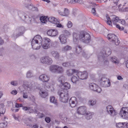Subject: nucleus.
<instances>
[{
    "label": "nucleus",
    "mask_w": 128,
    "mask_h": 128,
    "mask_svg": "<svg viewBox=\"0 0 128 128\" xmlns=\"http://www.w3.org/2000/svg\"><path fill=\"white\" fill-rule=\"evenodd\" d=\"M52 56L56 59H58L60 57V55L59 53L55 51H52L51 52Z\"/></svg>",
    "instance_id": "nucleus-29"
},
{
    "label": "nucleus",
    "mask_w": 128,
    "mask_h": 128,
    "mask_svg": "<svg viewBox=\"0 0 128 128\" xmlns=\"http://www.w3.org/2000/svg\"><path fill=\"white\" fill-rule=\"evenodd\" d=\"M89 86L90 90L94 91H96L100 93L101 92V88L97 85L94 83L90 84Z\"/></svg>",
    "instance_id": "nucleus-13"
},
{
    "label": "nucleus",
    "mask_w": 128,
    "mask_h": 128,
    "mask_svg": "<svg viewBox=\"0 0 128 128\" xmlns=\"http://www.w3.org/2000/svg\"><path fill=\"white\" fill-rule=\"evenodd\" d=\"M48 21L52 23L55 24L58 22V20L54 17L50 16L48 17Z\"/></svg>",
    "instance_id": "nucleus-31"
},
{
    "label": "nucleus",
    "mask_w": 128,
    "mask_h": 128,
    "mask_svg": "<svg viewBox=\"0 0 128 128\" xmlns=\"http://www.w3.org/2000/svg\"><path fill=\"white\" fill-rule=\"evenodd\" d=\"M94 114V113L93 112H86L84 115L85 117V118L88 120H89L92 118Z\"/></svg>",
    "instance_id": "nucleus-28"
},
{
    "label": "nucleus",
    "mask_w": 128,
    "mask_h": 128,
    "mask_svg": "<svg viewBox=\"0 0 128 128\" xmlns=\"http://www.w3.org/2000/svg\"><path fill=\"white\" fill-rule=\"evenodd\" d=\"M77 70L74 69H70L66 71V74L68 76H70L75 74H76Z\"/></svg>",
    "instance_id": "nucleus-27"
},
{
    "label": "nucleus",
    "mask_w": 128,
    "mask_h": 128,
    "mask_svg": "<svg viewBox=\"0 0 128 128\" xmlns=\"http://www.w3.org/2000/svg\"><path fill=\"white\" fill-rule=\"evenodd\" d=\"M44 42L42 46V48L44 49L49 48L51 43V40L49 38H44Z\"/></svg>",
    "instance_id": "nucleus-15"
},
{
    "label": "nucleus",
    "mask_w": 128,
    "mask_h": 128,
    "mask_svg": "<svg viewBox=\"0 0 128 128\" xmlns=\"http://www.w3.org/2000/svg\"><path fill=\"white\" fill-rule=\"evenodd\" d=\"M2 120L4 122L3 123V124H5V123H7L8 121V118L6 116H4V118H3Z\"/></svg>",
    "instance_id": "nucleus-49"
},
{
    "label": "nucleus",
    "mask_w": 128,
    "mask_h": 128,
    "mask_svg": "<svg viewBox=\"0 0 128 128\" xmlns=\"http://www.w3.org/2000/svg\"><path fill=\"white\" fill-rule=\"evenodd\" d=\"M5 112V109L3 108H0V117L2 116Z\"/></svg>",
    "instance_id": "nucleus-42"
},
{
    "label": "nucleus",
    "mask_w": 128,
    "mask_h": 128,
    "mask_svg": "<svg viewBox=\"0 0 128 128\" xmlns=\"http://www.w3.org/2000/svg\"><path fill=\"white\" fill-rule=\"evenodd\" d=\"M39 94L41 97L43 98L46 97L48 95L47 91L42 89L40 90Z\"/></svg>",
    "instance_id": "nucleus-26"
},
{
    "label": "nucleus",
    "mask_w": 128,
    "mask_h": 128,
    "mask_svg": "<svg viewBox=\"0 0 128 128\" xmlns=\"http://www.w3.org/2000/svg\"><path fill=\"white\" fill-rule=\"evenodd\" d=\"M30 100L32 101H34L35 100V98L34 97L32 96H31L30 97Z\"/></svg>",
    "instance_id": "nucleus-57"
},
{
    "label": "nucleus",
    "mask_w": 128,
    "mask_h": 128,
    "mask_svg": "<svg viewBox=\"0 0 128 128\" xmlns=\"http://www.w3.org/2000/svg\"><path fill=\"white\" fill-rule=\"evenodd\" d=\"M40 20L41 22L43 23H45L47 22L48 20V17L46 16H41Z\"/></svg>",
    "instance_id": "nucleus-36"
},
{
    "label": "nucleus",
    "mask_w": 128,
    "mask_h": 128,
    "mask_svg": "<svg viewBox=\"0 0 128 128\" xmlns=\"http://www.w3.org/2000/svg\"><path fill=\"white\" fill-rule=\"evenodd\" d=\"M46 86L47 89H48L52 91L54 90V86L52 84H50L47 83L46 84Z\"/></svg>",
    "instance_id": "nucleus-34"
},
{
    "label": "nucleus",
    "mask_w": 128,
    "mask_h": 128,
    "mask_svg": "<svg viewBox=\"0 0 128 128\" xmlns=\"http://www.w3.org/2000/svg\"><path fill=\"white\" fill-rule=\"evenodd\" d=\"M79 79V78L76 75V74H75L72 76L71 80L73 83L76 84L78 81Z\"/></svg>",
    "instance_id": "nucleus-30"
},
{
    "label": "nucleus",
    "mask_w": 128,
    "mask_h": 128,
    "mask_svg": "<svg viewBox=\"0 0 128 128\" xmlns=\"http://www.w3.org/2000/svg\"><path fill=\"white\" fill-rule=\"evenodd\" d=\"M81 47L79 45L77 46L76 48V52L79 54L81 52Z\"/></svg>",
    "instance_id": "nucleus-41"
},
{
    "label": "nucleus",
    "mask_w": 128,
    "mask_h": 128,
    "mask_svg": "<svg viewBox=\"0 0 128 128\" xmlns=\"http://www.w3.org/2000/svg\"><path fill=\"white\" fill-rule=\"evenodd\" d=\"M60 22L58 20V22H57L55 24H56V26L58 28H63L64 27V26L62 25L61 24L59 23Z\"/></svg>",
    "instance_id": "nucleus-46"
},
{
    "label": "nucleus",
    "mask_w": 128,
    "mask_h": 128,
    "mask_svg": "<svg viewBox=\"0 0 128 128\" xmlns=\"http://www.w3.org/2000/svg\"><path fill=\"white\" fill-rule=\"evenodd\" d=\"M42 40L41 36L37 35L32 39L31 45L32 48L35 50L39 49L42 45Z\"/></svg>",
    "instance_id": "nucleus-3"
},
{
    "label": "nucleus",
    "mask_w": 128,
    "mask_h": 128,
    "mask_svg": "<svg viewBox=\"0 0 128 128\" xmlns=\"http://www.w3.org/2000/svg\"><path fill=\"white\" fill-rule=\"evenodd\" d=\"M24 28L23 27H22L17 29V30L20 32V34H16V33L14 32L13 34V37L14 38H16L18 36L22 35L24 31Z\"/></svg>",
    "instance_id": "nucleus-19"
},
{
    "label": "nucleus",
    "mask_w": 128,
    "mask_h": 128,
    "mask_svg": "<svg viewBox=\"0 0 128 128\" xmlns=\"http://www.w3.org/2000/svg\"><path fill=\"white\" fill-rule=\"evenodd\" d=\"M64 32L66 35L68 36L70 34V33L68 30H65L64 31Z\"/></svg>",
    "instance_id": "nucleus-55"
},
{
    "label": "nucleus",
    "mask_w": 128,
    "mask_h": 128,
    "mask_svg": "<svg viewBox=\"0 0 128 128\" xmlns=\"http://www.w3.org/2000/svg\"><path fill=\"white\" fill-rule=\"evenodd\" d=\"M116 126L117 128H128V123L126 122L116 123Z\"/></svg>",
    "instance_id": "nucleus-20"
},
{
    "label": "nucleus",
    "mask_w": 128,
    "mask_h": 128,
    "mask_svg": "<svg viewBox=\"0 0 128 128\" xmlns=\"http://www.w3.org/2000/svg\"><path fill=\"white\" fill-rule=\"evenodd\" d=\"M66 79L65 77L63 76H61L58 78V80L59 82H60V84L64 83L63 82Z\"/></svg>",
    "instance_id": "nucleus-40"
},
{
    "label": "nucleus",
    "mask_w": 128,
    "mask_h": 128,
    "mask_svg": "<svg viewBox=\"0 0 128 128\" xmlns=\"http://www.w3.org/2000/svg\"><path fill=\"white\" fill-rule=\"evenodd\" d=\"M59 39L61 44H65L66 42L67 38L64 34L60 35L59 37Z\"/></svg>",
    "instance_id": "nucleus-22"
},
{
    "label": "nucleus",
    "mask_w": 128,
    "mask_h": 128,
    "mask_svg": "<svg viewBox=\"0 0 128 128\" xmlns=\"http://www.w3.org/2000/svg\"><path fill=\"white\" fill-rule=\"evenodd\" d=\"M72 49V47L68 45H67L62 48V51L63 52H66L68 50H70Z\"/></svg>",
    "instance_id": "nucleus-38"
},
{
    "label": "nucleus",
    "mask_w": 128,
    "mask_h": 128,
    "mask_svg": "<svg viewBox=\"0 0 128 128\" xmlns=\"http://www.w3.org/2000/svg\"><path fill=\"white\" fill-rule=\"evenodd\" d=\"M17 92V91L16 90H14L10 92V93L14 95L16 94Z\"/></svg>",
    "instance_id": "nucleus-50"
},
{
    "label": "nucleus",
    "mask_w": 128,
    "mask_h": 128,
    "mask_svg": "<svg viewBox=\"0 0 128 128\" xmlns=\"http://www.w3.org/2000/svg\"><path fill=\"white\" fill-rule=\"evenodd\" d=\"M29 83L27 81H25L24 82L23 86L24 89L28 91L23 92V97L24 98H28V96L27 94V92L28 93L30 92L29 91L31 90V88L29 87Z\"/></svg>",
    "instance_id": "nucleus-9"
},
{
    "label": "nucleus",
    "mask_w": 128,
    "mask_h": 128,
    "mask_svg": "<svg viewBox=\"0 0 128 128\" xmlns=\"http://www.w3.org/2000/svg\"><path fill=\"white\" fill-rule=\"evenodd\" d=\"M12 116L14 118L15 120L19 121L20 117L18 115H15L14 114L12 115Z\"/></svg>",
    "instance_id": "nucleus-44"
},
{
    "label": "nucleus",
    "mask_w": 128,
    "mask_h": 128,
    "mask_svg": "<svg viewBox=\"0 0 128 128\" xmlns=\"http://www.w3.org/2000/svg\"><path fill=\"white\" fill-rule=\"evenodd\" d=\"M22 106V105L21 104H19L16 103L15 104V107L16 108H19Z\"/></svg>",
    "instance_id": "nucleus-52"
},
{
    "label": "nucleus",
    "mask_w": 128,
    "mask_h": 128,
    "mask_svg": "<svg viewBox=\"0 0 128 128\" xmlns=\"http://www.w3.org/2000/svg\"><path fill=\"white\" fill-rule=\"evenodd\" d=\"M120 115L123 119L128 120V107H123L120 110Z\"/></svg>",
    "instance_id": "nucleus-7"
},
{
    "label": "nucleus",
    "mask_w": 128,
    "mask_h": 128,
    "mask_svg": "<svg viewBox=\"0 0 128 128\" xmlns=\"http://www.w3.org/2000/svg\"><path fill=\"white\" fill-rule=\"evenodd\" d=\"M11 84L13 86H16L18 84V82L17 81H13L11 82Z\"/></svg>",
    "instance_id": "nucleus-45"
},
{
    "label": "nucleus",
    "mask_w": 128,
    "mask_h": 128,
    "mask_svg": "<svg viewBox=\"0 0 128 128\" xmlns=\"http://www.w3.org/2000/svg\"><path fill=\"white\" fill-rule=\"evenodd\" d=\"M45 120L47 123H49L50 121V118L46 117L45 118Z\"/></svg>",
    "instance_id": "nucleus-54"
},
{
    "label": "nucleus",
    "mask_w": 128,
    "mask_h": 128,
    "mask_svg": "<svg viewBox=\"0 0 128 128\" xmlns=\"http://www.w3.org/2000/svg\"><path fill=\"white\" fill-rule=\"evenodd\" d=\"M58 13L60 15L67 16L69 14L70 12L69 10L67 8H62L58 10Z\"/></svg>",
    "instance_id": "nucleus-14"
},
{
    "label": "nucleus",
    "mask_w": 128,
    "mask_h": 128,
    "mask_svg": "<svg viewBox=\"0 0 128 128\" xmlns=\"http://www.w3.org/2000/svg\"><path fill=\"white\" fill-rule=\"evenodd\" d=\"M4 43V41L2 39L0 38V44L2 45Z\"/></svg>",
    "instance_id": "nucleus-61"
},
{
    "label": "nucleus",
    "mask_w": 128,
    "mask_h": 128,
    "mask_svg": "<svg viewBox=\"0 0 128 128\" xmlns=\"http://www.w3.org/2000/svg\"><path fill=\"white\" fill-rule=\"evenodd\" d=\"M62 65L64 67H67L69 66H70V64L69 63L65 62L62 64Z\"/></svg>",
    "instance_id": "nucleus-47"
},
{
    "label": "nucleus",
    "mask_w": 128,
    "mask_h": 128,
    "mask_svg": "<svg viewBox=\"0 0 128 128\" xmlns=\"http://www.w3.org/2000/svg\"><path fill=\"white\" fill-rule=\"evenodd\" d=\"M118 23H120L123 25H124L126 24L125 21L123 20H120V21Z\"/></svg>",
    "instance_id": "nucleus-51"
},
{
    "label": "nucleus",
    "mask_w": 128,
    "mask_h": 128,
    "mask_svg": "<svg viewBox=\"0 0 128 128\" xmlns=\"http://www.w3.org/2000/svg\"><path fill=\"white\" fill-rule=\"evenodd\" d=\"M106 21L107 24L110 26H112V23L116 26L119 30H122L124 28L120 26L118 23L120 21V19L119 18L116 16L113 15L110 17L108 15H106Z\"/></svg>",
    "instance_id": "nucleus-2"
},
{
    "label": "nucleus",
    "mask_w": 128,
    "mask_h": 128,
    "mask_svg": "<svg viewBox=\"0 0 128 128\" xmlns=\"http://www.w3.org/2000/svg\"><path fill=\"white\" fill-rule=\"evenodd\" d=\"M50 70L52 73L58 74L62 73L64 71V70L62 67L56 65L50 66Z\"/></svg>",
    "instance_id": "nucleus-4"
},
{
    "label": "nucleus",
    "mask_w": 128,
    "mask_h": 128,
    "mask_svg": "<svg viewBox=\"0 0 128 128\" xmlns=\"http://www.w3.org/2000/svg\"><path fill=\"white\" fill-rule=\"evenodd\" d=\"M38 125L37 124H34L32 126V128H38Z\"/></svg>",
    "instance_id": "nucleus-58"
},
{
    "label": "nucleus",
    "mask_w": 128,
    "mask_h": 128,
    "mask_svg": "<svg viewBox=\"0 0 128 128\" xmlns=\"http://www.w3.org/2000/svg\"><path fill=\"white\" fill-rule=\"evenodd\" d=\"M91 12L94 15H95L96 14V12L95 8H92L91 10Z\"/></svg>",
    "instance_id": "nucleus-53"
},
{
    "label": "nucleus",
    "mask_w": 128,
    "mask_h": 128,
    "mask_svg": "<svg viewBox=\"0 0 128 128\" xmlns=\"http://www.w3.org/2000/svg\"><path fill=\"white\" fill-rule=\"evenodd\" d=\"M111 53V50L110 48H105L102 51V53L100 54L98 56L100 55L104 57H105L110 55Z\"/></svg>",
    "instance_id": "nucleus-16"
},
{
    "label": "nucleus",
    "mask_w": 128,
    "mask_h": 128,
    "mask_svg": "<svg viewBox=\"0 0 128 128\" xmlns=\"http://www.w3.org/2000/svg\"><path fill=\"white\" fill-rule=\"evenodd\" d=\"M88 73L86 71L82 72H77L76 75L78 77L79 79L82 80L86 79L88 78Z\"/></svg>",
    "instance_id": "nucleus-11"
},
{
    "label": "nucleus",
    "mask_w": 128,
    "mask_h": 128,
    "mask_svg": "<svg viewBox=\"0 0 128 128\" xmlns=\"http://www.w3.org/2000/svg\"><path fill=\"white\" fill-rule=\"evenodd\" d=\"M118 79L119 80H122L123 79L122 77L120 76H119L117 77Z\"/></svg>",
    "instance_id": "nucleus-59"
},
{
    "label": "nucleus",
    "mask_w": 128,
    "mask_h": 128,
    "mask_svg": "<svg viewBox=\"0 0 128 128\" xmlns=\"http://www.w3.org/2000/svg\"><path fill=\"white\" fill-rule=\"evenodd\" d=\"M86 107L81 106L78 108L77 112L79 114L84 115L86 112Z\"/></svg>",
    "instance_id": "nucleus-17"
},
{
    "label": "nucleus",
    "mask_w": 128,
    "mask_h": 128,
    "mask_svg": "<svg viewBox=\"0 0 128 128\" xmlns=\"http://www.w3.org/2000/svg\"><path fill=\"white\" fill-rule=\"evenodd\" d=\"M67 2L68 3L73 4H75L77 3L79 4L83 3V1L82 0H67Z\"/></svg>",
    "instance_id": "nucleus-33"
},
{
    "label": "nucleus",
    "mask_w": 128,
    "mask_h": 128,
    "mask_svg": "<svg viewBox=\"0 0 128 128\" xmlns=\"http://www.w3.org/2000/svg\"><path fill=\"white\" fill-rule=\"evenodd\" d=\"M128 11V8L127 7L125 8L124 10V11L126 12Z\"/></svg>",
    "instance_id": "nucleus-63"
},
{
    "label": "nucleus",
    "mask_w": 128,
    "mask_h": 128,
    "mask_svg": "<svg viewBox=\"0 0 128 128\" xmlns=\"http://www.w3.org/2000/svg\"><path fill=\"white\" fill-rule=\"evenodd\" d=\"M50 100L51 102L54 104L56 106L57 105L58 102H57V100L54 96H52L50 97Z\"/></svg>",
    "instance_id": "nucleus-35"
},
{
    "label": "nucleus",
    "mask_w": 128,
    "mask_h": 128,
    "mask_svg": "<svg viewBox=\"0 0 128 128\" xmlns=\"http://www.w3.org/2000/svg\"><path fill=\"white\" fill-rule=\"evenodd\" d=\"M100 83L101 86L104 87H108L110 85V83L109 80L104 76L102 78L100 81Z\"/></svg>",
    "instance_id": "nucleus-8"
},
{
    "label": "nucleus",
    "mask_w": 128,
    "mask_h": 128,
    "mask_svg": "<svg viewBox=\"0 0 128 128\" xmlns=\"http://www.w3.org/2000/svg\"><path fill=\"white\" fill-rule=\"evenodd\" d=\"M69 104L70 106L72 107L75 106L76 103V99L75 97H72L69 100Z\"/></svg>",
    "instance_id": "nucleus-25"
},
{
    "label": "nucleus",
    "mask_w": 128,
    "mask_h": 128,
    "mask_svg": "<svg viewBox=\"0 0 128 128\" xmlns=\"http://www.w3.org/2000/svg\"><path fill=\"white\" fill-rule=\"evenodd\" d=\"M107 37L109 40L115 44L116 45H118L120 41L118 37L114 34H109L108 35Z\"/></svg>",
    "instance_id": "nucleus-6"
},
{
    "label": "nucleus",
    "mask_w": 128,
    "mask_h": 128,
    "mask_svg": "<svg viewBox=\"0 0 128 128\" xmlns=\"http://www.w3.org/2000/svg\"><path fill=\"white\" fill-rule=\"evenodd\" d=\"M22 108L23 110H24L29 111V112L30 113L32 112H34L33 109L30 107L23 106Z\"/></svg>",
    "instance_id": "nucleus-39"
},
{
    "label": "nucleus",
    "mask_w": 128,
    "mask_h": 128,
    "mask_svg": "<svg viewBox=\"0 0 128 128\" xmlns=\"http://www.w3.org/2000/svg\"><path fill=\"white\" fill-rule=\"evenodd\" d=\"M39 80L43 82H47L49 80L50 78L48 76L45 74L40 75L39 77Z\"/></svg>",
    "instance_id": "nucleus-21"
},
{
    "label": "nucleus",
    "mask_w": 128,
    "mask_h": 128,
    "mask_svg": "<svg viewBox=\"0 0 128 128\" xmlns=\"http://www.w3.org/2000/svg\"><path fill=\"white\" fill-rule=\"evenodd\" d=\"M110 60L113 62L115 64H118L119 63L118 60L115 56H112Z\"/></svg>",
    "instance_id": "nucleus-37"
},
{
    "label": "nucleus",
    "mask_w": 128,
    "mask_h": 128,
    "mask_svg": "<svg viewBox=\"0 0 128 128\" xmlns=\"http://www.w3.org/2000/svg\"><path fill=\"white\" fill-rule=\"evenodd\" d=\"M40 62L43 64H51L52 62V58L49 56H45L40 58Z\"/></svg>",
    "instance_id": "nucleus-10"
},
{
    "label": "nucleus",
    "mask_w": 128,
    "mask_h": 128,
    "mask_svg": "<svg viewBox=\"0 0 128 128\" xmlns=\"http://www.w3.org/2000/svg\"><path fill=\"white\" fill-rule=\"evenodd\" d=\"M60 86L61 88L63 89L68 90L70 88V84L66 82L64 83H62L60 84Z\"/></svg>",
    "instance_id": "nucleus-23"
},
{
    "label": "nucleus",
    "mask_w": 128,
    "mask_h": 128,
    "mask_svg": "<svg viewBox=\"0 0 128 128\" xmlns=\"http://www.w3.org/2000/svg\"><path fill=\"white\" fill-rule=\"evenodd\" d=\"M126 67L128 68V60L126 62Z\"/></svg>",
    "instance_id": "nucleus-64"
},
{
    "label": "nucleus",
    "mask_w": 128,
    "mask_h": 128,
    "mask_svg": "<svg viewBox=\"0 0 128 128\" xmlns=\"http://www.w3.org/2000/svg\"><path fill=\"white\" fill-rule=\"evenodd\" d=\"M82 55L85 58H87L88 57V54L84 52L82 53Z\"/></svg>",
    "instance_id": "nucleus-56"
},
{
    "label": "nucleus",
    "mask_w": 128,
    "mask_h": 128,
    "mask_svg": "<svg viewBox=\"0 0 128 128\" xmlns=\"http://www.w3.org/2000/svg\"><path fill=\"white\" fill-rule=\"evenodd\" d=\"M106 109L108 113L112 116H114L117 114L116 112L111 106L109 105L106 106Z\"/></svg>",
    "instance_id": "nucleus-12"
},
{
    "label": "nucleus",
    "mask_w": 128,
    "mask_h": 128,
    "mask_svg": "<svg viewBox=\"0 0 128 128\" xmlns=\"http://www.w3.org/2000/svg\"><path fill=\"white\" fill-rule=\"evenodd\" d=\"M73 41L75 43H77L79 40L88 43L90 40V34L86 32H81L79 34L74 32L73 35Z\"/></svg>",
    "instance_id": "nucleus-1"
},
{
    "label": "nucleus",
    "mask_w": 128,
    "mask_h": 128,
    "mask_svg": "<svg viewBox=\"0 0 128 128\" xmlns=\"http://www.w3.org/2000/svg\"><path fill=\"white\" fill-rule=\"evenodd\" d=\"M37 9H38L36 7L34 6L32 7V10H37Z\"/></svg>",
    "instance_id": "nucleus-62"
},
{
    "label": "nucleus",
    "mask_w": 128,
    "mask_h": 128,
    "mask_svg": "<svg viewBox=\"0 0 128 128\" xmlns=\"http://www.w3.org/2000/svg\"><path fill=\"white\" fill-rule=\"evenodd\" d=\"M32 76V72L30 71H28L26 74V76L27 78H30Z\"/></svg>",
    "instance_id": "nucleus-43"
},
{
    "label": "nucleus",
    "mask_w": 128,
    "mask_h": 128,
    "mask_svg": "<svg viewBox=\"0 0 128 128\" xmlns=\"http://www.w3.org/2000/svg\"><path fill=\"white\" fill-rule=\"evenodd\" d=\"M58 94L60 96V100L61 102H67L68 99V94L67 91L66 92L62 91L59 92Z\"/></svg>",
    "instance_id": "nucleus-5"
},
{
    "label": "nucleus",
    "mask_w": 128,
    "mask_h": 128,
    "mask_svg": "<svg viewBox=\"0 0 128 128\" xmlns=\"http://www.w3.org/2000/svg\"><path fill=\"white\" fill-rule=\"evenodd\" d=\"M98 58L100 61L103 62V64L105 65H108L109 63L107 59L105 57L100 55V56H98Z\"/></svg>",
    "instance_id": "nucleus-24"
},
{
    "label": "nucleus",
    "mask_w": 128,
    "mask_h": 128,
    "mask_svg": "<svg viewBox=\"0 0 128 128\" xmlns=\"http://www.w3.org/2000/svg\"><path fill=\"white\" fill-rule=\"evenodd\" d=\"M96 100L91 99L88 101V104L90 106H93L96 105Z\"/></svg>",
    "instance_id": "nucleus-32"
},
{
    "label": "nucleus",
    "mask_w": 128,
    "mask_h": 128,
    "mask_svg": "<svg viewBox=\"0 0 128 128\" xmlns=\"http://www.w3.org/2000/svg\"><path fill=\"white\" fill-rule=\"evenodd\" d=\"M72 26V24L70 21H69L68 22L67 26L68 28H70Z\"/></svg>",
    "instance_id": "nucleus-48"
},
{
    "label": "nucleus",
    "mask_w": 128,
    "mask_h": 128,
    "mask_svg": "<svg viewBox=\"0 0 128 128\" xmlns=\"http://www.w3.org/2000/svg\"><path fill=\"white\" fill-rule=\"evenodd\" d=\"M47 34L49 36H55L57 35L58 32L56 30H50L48 31Z\"/></svg>",
    "instance_id": "nucleus-18"
},
{
    "label": "nucleus",
    "mask_w": 128,
    "mask_h": 128,
    "mask_svg": "<svg viewBox=\"0 0 128 128\" xmlns=\"http://www.w3.org/2000/svg\"><path fill=\"white\" fill-rule=\"evenodd\" d=\"M32 7L33 6L30 4L27 6V7L30 9H32Z\"/></svg>",
    "instance_id": "nucleus-60"
}]
</instances>
